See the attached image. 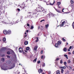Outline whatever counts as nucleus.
<instances>
[{"mask_svg":"<svg viewBox=\"0 0 74 74\" xmlns=\"http://www.w3.org/2000/svg\"><path fill=\"white\" fill-rule=\"evenodd\" d=\"M18 50L19 52H23V49L21 48H19Z\"/></svg>","mask_w":74,"mask_h":74,"instance_id":"obj_1","label":"nucleus"},{"mask_svg":"<svg viewBox=\"0 0 74 74\" xmlns=\"http://www.w3.org/2000/svg\"><path fill=\"white\" fill-rule=\"evenodd\" d=\"M65 24H66V22L64 21L62 23V24L61 25V26H63V25H64Z\"/></svg>","mask_w":74,"mask_h":74,"instance_id":"obj_2","label":"nucleus"},{"mask_svg":"<svg viewBox=\"0 0 74 74\" xmlns=\"http://www.w3.org/2000/svg\"><path fill=\"white\" fill-rule=\"evenodd\" d=\"M54 9H55V10L57 12H58L59 13H60L61 12L60 10H58V9H56L55 8H54Z\"/></svg>","mask_w":74,"mask_h":74,"instance_id":"obj_3","label":"nucleus"},{"mask_svg":"<svg viewBox=\"0 0 74 74\" xmlns=\"http://www.w3.org/2000/svg\"><path fill=\"white\" fill-rule=\"evenodd\" d=\"M3 32L4 34H7L8 33L7 31L6 30H4Z\"/></svg>","mask_w":74,"mask_h":74,"instance_id":"obj_4","label":"nucleus"},{"mask_svg":"<svg viewBox=\"0 0 74 74\" xmlns=\"http://www.w3.org/2000/svg\"><path fill=\"white\" fill-rule=\"evenodd\" d=\"M37 48H38V47H37V46H35L34 47V51H37Z\"/></svg>","mask_w":74,"mask_h":74,"instance_id":"obj_5","label":"nucleus"},{"mask_svg":"<svg viewBox=\"0 0 74 74\" xmlns=\"http://www.w3.org/2000/svg\"><path fill=\"white\" fill-rule=\"evenodd\" d=\"M73 68L72 67L70 66H68V69L70 70H72V68Z\"/></svg>","mask_w":74,"mask_h":74,"instance_id":"obj_6","label":"nucleus"},{"mask_svg":"<svg viewBox=\"0 0 74 74\" xmlns=\"http://www.w3.org/2000/svg\"><path fill=\"white\" fill-rule=\"evenodd\" d=\"M60 69H65L66 68V66H60Z\"/></svg>","mask_w":74,"mask_h":74,"instance_id":"obj_7","label":"nucleus"},{"mask_svg":"<svg viewBox=\"0 0 74 74\" xmlns=\"http://www.w3.org/2000/svg\"><path fill=\"white\" fill-rule=\"evenodd\" d=\"M7 32V33L8 34H10L11 33V30H8Z\"/></svg>","mask_w":74,"mask_h":74,"instance_id":"obj_8","label":"nucleus"},{"mask_svg":"<svg viewBox=\"0 0 74 74\" xmlns=\"http://www.w3.org/2000/svg\"><path fill=\"white\" fill-rule=\"evenodd\" d=\"M38 71L39 73H42V70H41V69H40L38 70Z\"/></svg>","mask_w":74,"mask_h":74,"instance_id":"obj_9","label":"nucleus"},{"mask_svg":"<svg viewBox=\"0 0 74 74\" xmlns=\"http://www.w3.org/2000/svg\"><path fill=\"white\" fill-rule=\"evenodd\" d=\"M24 44H25V45H27V44H28V41H25L24 42Z\"/></svg>","mask_w":74,"mask_h":74,"instance_id":"obj_10","label":"nucleus"},{"mask_svg":"<svg viewBox=\"0 0 74 74\" xmlns=\"http://www.w3.org/2000/svg\"><path fill=\"white\" fill-rule=\"evenodd\" d=\"M57 5H58V6H59V5L61 4V2H57Z\"/></svg>","mask_w":74,"mask_h":74,"instance_id":"obj_11","label":"nucleus"},{"mask_svg":"<svg viewBox=\"0 0 74 74\" xmlns=\"http://www.w3.org/2000/svg\"><path fill=\"white\" fill-rule=\"evenodd\" d=\"M58 45H60L62 44V42H61V41H59L58 42Z\"/></svg>","mask_w":74,"mask_h":74,"instance_id":"obj_12","label":"nucleus"},{"mask_svg":"<svg viewBox=\"0 0 74 74\" xmlns=\"http://www.w3.org/2000/svg\"><path fill=\"white\" fill-rule=\"evenodd\" d=\"M37 58H36L35 59L33 60L34 63H36V61L37 60Z\"/></svg>","mask_w":74,"mask_h":74,"instance_id":"obj_13","label":"nucleus"},{"mask_svg":"<svg viewBox=\"0 0 74 74\" xmlns=\"http://www.w3.org/2000/svg\"><path fill=\"white\" fill-rule=\"evenodd\" d=\"M55 46L56 47H58L59 46V44L58 43H56L55 45Z\"/></svg>","mask_w":74,"mask_h":74,"instance_id":"obj_14","label":"nucleus"},{"mask_svg":"<svg viewBox=\"0 0 74 74\" xmlns=\"http://www.w3.org/2000/svg\"><path fill=\"white\" fill-rule=\"evenodd\" d=\"M56 73L57 74H60V71L59 70L57 71L56 72Z\"/></svg>","mask_w":74,"mask_h":74,"instance_id":"obj_15","label":"nucleus"},{"mask_svg":"<svg viewBox=\"0 0 74 74\" xmlns=\"http://www.w3.org/2000/svg\"><path fill=\"white\" fill-rule=\"evenodd\" d=\"M1 60V61H2V62H4V61H5L4 60V58H2Z\"/></svg>","mask_w":74,"mask_h":74,"instance_id":"obj_16","label":"nucleus"},{"mask_svg":"<svg viewBox=\"0 0 74 74\" xmlns=\"http://www.w3.org/2000/svg\"><path fill=\"white\" fill-rule=\"evenodd\" d=\"M49 26V24H47L45 25V27L46 28H47V27H48Z\"/></svg>","mask_w":74,"mask_h":74,"instance_id":"obj_17","label":"nucleus"},{"mask_svg":"<svg viewBox=\"0 0 74 74\" xmlns=\"http://www.w3.org/2000/svg\"><path fill=\"white\" fill-rule=\"evenodd\" d=\"M61 73H63V72H64V70H63V69H62L61 70Z\"/></svg>","mask_w":74,"mask_h":74,"instance_id":"obj_18","label":"nucleus"},{"mask_svg":"<svg viewBox=\"0 0 74 74\" xmlns=\"http://www.w3.org/2000/svg\"><path fill=\"white\" fill-rule=\"evenodd\" d=\"M6 40V39L5 38H3V41L4 42Z\"/></svg>","mask_w":74,"mask_h":74,"instance_id":"obj_19","label":"nucleus"},{"mask_svg":"<svg viewBox=\"0 0 74 74\" xmlns=\"http://www.w3.org/2000/svg\"><path fill=\"white\" fill-rule=\"evenodd\" d=\"M36 42H38V38H36Z\"/></svg>","mask_w":74,"mask_h":74,"instance_id":"obj_20","label":"nucleus"},{"mask_svg":"<svg viewBox=\"0 0 74 74\" xmlns=\"http://www.w3.org/2000/svg\"><path fill=\"white\" fill-rule=\"evenodd\" d=\"M64 56L66 57V59H68V57H67V55L65 54L64 55Z\"/></svg>","mask_w":74,"mask_h":74,"instance_id":"obj_21","label":"nucleus"},{"mask_svg":"<svg viewBox=\"0 0 74 74\" xmlns=\"http://www.w3.org/2000/svg\"><path fill=\"white\" fill-rule=\"evenodd\" d=\"M26 50L27 51H29V47H27V48H26Z\"/></svg>","mask_w":74,"mask_h":74,"instance_id":"obj_22","label":"nucleus"},{"mask_svg":"<svg viewBox=\"0 0 74 74\" xmlns=\"http://www.w3.org/2000/svg\"><path fill=\"white\" fill-rule=\"evenodd\" d=\"M64 64L65 66H66V65L67 64V62H64Z\"/></svg>","mask_w":74,"mask_h":74,"instance_id":"obj_23","label":"nucleus"},{"mask_svg":"<svg viewBox=\"0 0 74 74\" xmlns=\"http://www.w3.org/2000/svg\"><path fill=\"white\" fill-rule=\"evenodd\" d=\"M71 62V61H70V60H68L67 63H68L69 64Z\"/></svg>","mask_w":74,"mask_h":74,"instance_id":"obj_24","label":"nucleus"},{"mask_svg":"<svg viewBox=\"0 0 74 74\" xmlns=\"http://www.w3.org/2000/svg\"><path fill=\"white\" fill-rule=\"evenodd\" d=\"M45 63H44L42 65V67H45Z\"/></svg>","mask_w":74,"mask_h":74,"instance_id":"obj_25","label":"nucleus"},{"mask_svg":"<svg viewBox=\"0 0 74 74\" xmlns=\"http://www.w3.org/2000/svg\"><path fill=\"white\" fill-rule=\"evenodd\" d=\"M64 51H65V52H66V51H67V49L66 48H64Z\"/></svg>","mask_w":74,"mask_h":74,"instance_id":"obj_26","label":"nucleus"},{"mask_svg":"<svg viewBox=\"0 0 74 74\" xmlns=\"http://www.w3.org/2000/svg\"><path fill=\"white\" fill-rule=\"evenodd\" d=\"M60 63H61V64H62L63 63V61H62V60H60Z\"/></svg>","mask_w":74,"mask_h":74,"instance_id":"obj_27","label":"nucleus"},{"mask_svg":"<svg viewBox=\"0 0 74 74\" xmlns=\"http://www.w3.org/2000/svg\"><path fill=\"white\" fill-rule=\"evenodd\" d=\"M4 3V1H3L2 2H1V1H0V4H3V3Z\"/></svg>","mask_w":74,"mask_h":74,"instance_id":"obj_28","label":"nucleus"},{"mask_svg":"<svg viewBox=\"0 0 74 74\" xmlns=\"http://www.w3.org/2000/svg\"><path fill=\"white\" fill-rule=\"evenodd\" d=\"M7 54L8 55H10V51L7 52Z\"/></svg>","mask_w":74,"mask_h":74,"instance_id":"obj_29","label":"nucleus"},{"mask_svg":"<svg viewBox=\"0 0 74 74\" xmlns=\"http://www.w3.org/2000/svg\"><path fill=\"white\" fill-rule=\"evenodd\" d=\"M4 56H5V55L4 54H3L1 55V57H4Z\"/></svg>","mask_w":74,"mask_h":74,"instance_id":"obj_30","label":"nucleus"},{"mask_svg":"<svg viewBox=\"0 0 74 74\" xmlns=\"http://www.w3.org/2000/svg\"><path fill=\"white\" fill-rule=\"evenodd\" d=\"M62 40L63 41H66V40H65L64 38H62Z\"/></svg>","mask_w":74,"mask_h":74,"instance_id":"obj_31","label":"nucleus"},{"mask_svg":"<svg viewBox=\"0 0 74 74\" xmlns=\"http://www.w3.org/2000/svg\"><path fill=\"white\" fill-rule=\"evenodd\" d=\"M71 4H73V2L72 0H71Z\"/></svg>","mask_w":74,"mask_h":74,"instance_id":"obj_32","label":"nucleus"},{"mask_svg":"<svg viewBox=\"0 0 74 74\" xmlns=\"http://www.w3.org/2000/svg\"><path fill=\"white\" fill-rule=\"evenodd\" d=\"M6 57H7L8 58H10V56H7Z\"/></svg>","mask_w":74,"mask_h":74,"instance_id":"obj_33","label":"nucleus"},{"mask_svg":"<svg viewBox=\"0 0 74 74\" xmlns=\"http://www.w3.org/2000/svg\"><path fill=\"white\" fill-rule=\"evenodd\" d=\"M43 21H45V20L43 19L40 21V22H43Z\"/></svg>","mask_w":74,"mask_h":74,"instance_id":"obj_34","label":"nucleus"},{"mask_svg":"<svg viewBox=\"0 0 74 74\" xmlns=\"http://www.w3.org/2000/svg\"><path fill=\"white\" fill-rule=\"evenodd\" d=\"M37 63H38V64H39L40 63V61H38L37 62Z\"/></svg>","mask_w":74,"mask_h":74,"instance_id":"obj_35","label":"nucleus"},{"mask_svg":"<svg viewBox=\"0 0 74 74\" xmlns=\"http://www.w3.org/2000/svg\"><path fill=\"white\" fill-rule=\"evenodd\" d=\"M51 13L50 14V13H49L48 14V15H49V17H50V16L51 15Z\"/></svg>","mask_w":74,"mask_h":74,"instance_id":"obj_36","label":"nucleus"},{"mask_svg":"<svg viewBox=\"0 0 74 74\" xmlns=\"http://www.w3.org/2000/svg\"><path fill=\"white\" fill-rule=\"evenodd\" d=\"M33 29V26H32L31 27V29Z\"/></svg>","mask_w":74,"mask_h":74,"instance_id":"obj_37","label":"nucleus"},{"mask_svg":"<svg viewBox=\"0 0 74 74\" xmlns=\"http://www.w3.org/2000/svg\"><path fill=\"white\" fill-rule=\"evenodd\" d=\"M51 15H52V16H54V14H53V13H51Z\"/></svg>","mask_w":74,"mask_h":74,"instance_id":"obj_38","label":"nucleus"},{"mask_svg":"<svg viewBox=\"0 0 74 74\" xmlns=\"http://www.w3.org/2000/svg\"><path fill=\"white\" fill-rule=\"evenodd\" d=\"M43 53V51L42 50L41 51V53L42 54Z\"/></svg>","mask_w":74,"mask_h":74,"instance_id":"obj_39","label":"nucleus"},{"mask_svg":"<svg viewBox=\"0 0 74 74\" xmlns=\"http://www.w3.org/2000/svg\"><path fill=\"white\" fill-rule=\"evenodd\" d=\"M71 48H72V47L71 46L69 48V49H71Z\"/></svg>","mask_w":74,"mask_h":74,"instance_id":"obj_40","label":"nucleus"},{"mask_svg":"<svg viewBox=\"0 0 74 74\" xmlns=\"http://www.w3.org/2000/svg\"><path fill=\"white\" fill-rule=\"evenodd\" d=\"M44 58V56H42L41 57V59H42Z\"/></svg>","mask_w":74,"mask_h":74,"instance_id":"obj_41","label":"nucleus"},{"mask_svg":"<svg viewBox=\"0 0 74 74\" xmlns=\"http://www.w3.org/2000/svg\"><path fill=\"white\" fill-rule=\"evenodd\" d=\"M26 37H27V35H25L24 36V38H26Z\"/></svg>","mask_w":74,"mask_h":74,"instance_id":"obj_42","label":"nucleus"},{"mask_svg":"<svg viewBox=\"0 0 74 74\" xmlns=\"http://www.w3.org/2000/svg\"><path fill=\"white\" fill-rule=\"evenodd\" d=\"M3 70H7V69H3Z\"/></svg>","mask_w":74,"mask_h":74,"instance_id":"obj_43","label":"nucleus"},{"mask_svg":"<svg viewBox=\"0 0 74 74\" xmlns=\"http://www.w3.org/2000/svg\"><path fill=\"white\" fill-rule=\"evenodd\" d=\"M42 11H44V12H47V11H46V10H42Z\"/></svg>","mask_w":74,"mask_h":74,"instance_id":"obj_44","label":"nucleus"},{"mask_svg":"<svg viewBox=\"0 0 74 74\" xmlns=\"http://www.w3.org/2000/svg\"><path fill=\"white\" fill-rule=\"evenodd\" d=\"M34 13H33V14H35V13L36 12V10H35L34 11Z\"/></svg>","mask_w":74,"mask_h":74,"instance_id":"obj_45","label":"nucleus"},{"mask_svg":"<svg viewBox=\"0 0 74 74\" xmlns=\"http://www.w3.org/2000/svg\"><path fill=\"white\" fill-rule=\"evenodd\" d=\"M54 3H55V1H54V3L53 4H51V3H50V5H53V4H54Z\"/></svg>","mask_w":74,"mask_h":74,"instance_id":"obj_46","label":"nucleus"},{"mask_svg":"<svg viewBox=\"0 0 74 74\" xmlns=\"http://www.w3.org/2000/svg\"><path fill=\"white\" fill-rule=\"evenodd\" d=\"M38 29H40V26H38Z\"/></svg>","mask_w":74,"mask_h":74,"instance_id":"obj_47","label":"nucleus"},{"mask_svg":"<svg viewBox=\"0 0 74 74\" xmlns=\"http://www.w3.org/2000/svg\"><path fill=\"white\" fill-rule=\"evenodd\" d=\"M10 23H12V24H13V23H14L11 22V23H8V24H10Z\"/></svg>","mask_w":74,"mask_h":74,"instance_id":"obj_48","label":"nucleus"},{"mask_svg":"<svg viewBox=\"0 0 74 74\" xmlns=\"http://www.w3.org/2000/svg\"><path fill=\"white\" fill-rule=\"evenodd\" d=\"M27 26H30V25L28 23L27 24Z\"/></svg>","mask_w":74,"mask_h":74,"instance_id":"obj_49","label":"nucleus"},{"mask_svg":"<svg viewBox=\"0 0 74 74\" xmlns=\"http://www.w3.org/2000/svg\"><path fill=\"white\" fill-rule=\"evenodd\" d=\"M46 4H47V5H49V4H48V2H47Z\"/></svg>","mask_w":74,"mask_h":74,"instance_id":"obj_50","label":"nucleus"},{"mask_svg":"<svg viewBox=\"0 0 74 74\" xmlns=\"http://www.w3.org/2000/svg\"><path fill=\"white\" fill-rule=\"evenodd\" d=\"M56 60H59V58H57L56 59Z\"/></svg>","mask_w":74,"mask_h":74,"instance_id":"obj_51","label":"nucleus"},{"mask_svg":"<svg viewBox=\"0 0 74 74\" xmlns=\"http://www.w3.org/2000/svg\"><path fill=\"white\" fill-rule=\"evenodd\" d=\"M17 10H18V11H20V9H18Z\"/></svg>","mask_w":74,"mask_h":74,"instance_id":"obj_52","label":"nucleus"},{"mask_svg":"<svg viewBox=\"0 0 74 74\" xmlns=\"http://www.w3.org/2000/svg\"><path fill=\"white\" fill-rule=\"evenodd\" d=\"M48 73L49 74H50V73H51V72L50 71L48 72Z\"/></svg>","mask_w":74,"mask_h":74,"instance_id":"obj_53","label":"nucleus"},{"mask_svg":"<svg viewBox=\"0 0 74 74\" xmlns=\"http://www.w3.org/2000/svg\"><path fill=\"white\" fill-rule=\"evenodd\" d=\"M26 32H27V33H28V32H29V30H27L26 31Z\"/></svg>","mask_w":74,"mask_h":74,"instance_id":"obj_54","label":"nucleus"},{"mask_svg":"<svg viewBox=\"0 0 74 74\" xmlns=\"http://www.w3.org/2000/svg\"><path fill=\"white\" fill-rule=\"evenodd\" d=\"M69 54L70 55H71V52H69Z\"/></svg>","mask_w":74,"mask_h":74,"instance_id":"obj_55","label":"nucleus"},{"mask_svg":"<svg viewBox=\"0 0 74 74\" xmlns=\"http://www.w3.org/2000/svg\"><path fill=\"white\" fill-rule=\"evenodd\" d=\"M29 13L30 14V15H31V14H32V13H31V12H29Z\"/></svg>","mask_w":74,"mask_h":74,"instance_id":"obj_56","label":"nucleus"},{"mask_svg":"<svg viewBox=\"0 0 74 74\" xmlns=\"http://www.w3.org/2000/svg\"><path fill=\"white\" fill-rule=\"evenodd\" d=\"M70 49H68V51H70Z\"/></svg>","mask_w":74,"mask_h":74,"instance_id":"obj_57","label":"nucleus"},{"mask_svg":"<svg viewBox=\"0 0 74 74\" xmlns=\"http://www.w3.org/2000/svg\"><path fill=\"white\" fill-rule=\"evenodd\" d=\"M67 72V73H69V71H68Z\"/></svg>","mask_w":74,"mask_h":74,"instance_id":"obj_58","label":"nucleus"},{"mask_svg":"<svg viewBox=\"0 0 74 74\" xmlns=\"http://www.w3.org/2000/svg\"><path fill=\"white\" fill-rule=\"evenodd\" d=\"M3 23H5H5L4 22H3Z\"/></svg>","mask_w":74,"mask_h":74,"instance_id":"obj_59","label":"nucleus"},{"mask_svg":"<svg viewBox=\"0 0 74 74\" xmlns=\"http://www.w3.org/2000/svg\"><path fill=\"white\" fill-rule=\"evenodd\" d=\"M58 8H60V6H59Z\"/></svg>","mask_w":74,"mask_h":74,"instance_id":"obj_60","label":"nucleus"},{"mask_svg":"<svg viewBox=\"0 0 74 74\" xmlns=\"http://www.w3.org/2000/svg\"><path fill=\"white\" fill-rule=\"evenodd\" d=\"M20 73V72H18V74H19Z\"/></svg>","mask_w":74,"mask_h":74,"instance_id":"obj_61","label":"nucleus"},{"mask_svg":"<svg viewBox=\"0 0 74 74\" xmlns=\"http://www.w3.org/2000/svg\"><path fill=\"white\" fill-rule=\"evenodd\" d=\"M66 67H67V68H68V69H69V67H68V66H66Z\"/></svg>","mask_w":74,"mask_h":74,"instance_id":"obj_62","label":"nucleus"},{"mask_svg":"<svg viewBox=\"0 0 74 74\" xmlns=\"http://www.w3.org/2000/svg\"><path fill=\"white\" fill-rule=\"evenodd\" d=\"M66 45H68V43H67V42L66 43Z\"/></svg>","mask_w":74,"mask_h":74,"instance_id":"obj_63","label":"nucleus"},{"mask_svg":"<svg viewBox=\"0 0 74 74\" xmlns=\"http://www.w3.org/2000/svg\"><path fill=\"white\" fill-rule=\"evenodd\" d=\"M20 8H22V6H20Z\"/></svg>","mask_w":74,"mask_h":74,"instance_id":"obj_64","label":"nucleus"}]
</instances>
